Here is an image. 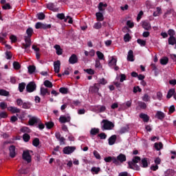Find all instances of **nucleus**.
Masks as SVG:
<instances>
[{
    "instance_id": "obj_32",
    "label": "nucleus",
    "mask_w": 176,
    "mask_h": 176,
    "mask_svg": "<svg viewBox=\"0 0 176 176\" xmlns=\"http://www.w3.org/2000/svg\"><path fill=\"white\" fill-rule=\"evenodd\" d=\"M10 94L9 91L5 90V89H0V96H3V97H8Z\"/></svg>"
},
{
    "instance_id": "obj_49",
    "label": "nucleus",
    "mask_w": 176,
    "mask_h": 176,
    "mask_svg": "<svg viewBox=\"0 0 176 176\" xmlns=\"http://www.w3.org/2000/svg\"><path fill=\"white\" fill-rule=\"evenodd\" d=\"M45 17H46V16L43 14V12L37 14V18L38 20H45Z\"/></svg>"
},
{
    "instance_id": "obj_45",
    "label": "nucleus",
    "mask_w": 176,
    "mask_h": 176,
    "mask_svg": "<svg viewBox=\"0 0 176 176\" xmlns=\"http://www.w3.org/2000/svg\"><path fill=\"white\" fill-rule=\"evenodd\" d=\"M47 8L49 9V10H52V12H54V3H49L47 4Z\"/></svg>"
},
{
    "instance_id": "obj_24",
    "label": "nucleus",
    "mask_w": 176,
    "mask_h": 176,
    "mask_svg": "<svg viewBox=\"0 0 176 176\" xmlns=\"http://www.w3.org/2000/svg\"><path fill=\"white\" fill-rule=\"evenodd\" d=\"M96 16L98 21H103L104 20V14H102V12H96Z\"/></svg>"
},
{
    "instance_id": "obj_16",
    "label": "nucleus",
    "mask_w": 176,
    "mask_h": 176,
    "mask_svg": "<svg viewBox=\"0 0 176 176\" xmlns=\"http://www.w3.org/2000/svg\"><path fill=\"white\" fill-rule=\"evenodd\" d=\"M8 111H10L12 113H20L21 112V109L15 107H8Z\"/></svg>"
},
{
    "instance_id": "obj_63",
    "label": "nucleus",
    "mask_w": 176,
    "mask_h": 176,
    "mask_svg": "<svg viewBox=\"0 0 176 176\" xmlns=\"http://www.w3.org/2000/svg\"><path fill=\"white\" fill-rule=\"evenodd\" d=\"M126 25L129 26V28H134V23L131 22V21H126Z\"/></svg>"
},
{
    "instance_id": "obj_41",
    "label": "nucleus",
    "mask_w": 176,
    "mask_h": 176,
    "mask_svg": "<svg viewBox=\"0 0 176 176\" xmlns=\"http://www.w3.org/2000/svg\"><path fill=\"white\" fill-rule=\"evenodd\" d=\"M36 69V67L34 65H30L28 67V72L29 74H34L35 72V70Z\"/></svg>"
},
{
    "instance_id": "obj_39",
    "label": "nucleus",
    "mask_w": 176,
    "mask_h": 176,
    "mask_svg": "<svg viewBox=\"0 0 176 176\" xmlns=\"http://www.w3.org/2000/svg\"><path fill=\"white\" fill-rule=\"evenodd\" d=\"M40 141L39 138H36L32 141V145L33 146H39Z\"/></svg>"
},
{
    "instance_id": "obj_57",
    "label": "nucleus",
    "mask_w": 176,
    "mask_h": 176,
    "mask_svg": "<svg viewBox=\"0 0 176 176\" xmlns=\"http://www.w3.org/2000/svg\"><path fill=\"white\" fill-rule=\"evenodd\" d=\"M24 41H25V43L31 45V37L28 36H24Z\"/></svg>"
},
{
    "instance_id": "obj_2",
    "label": "nucleus",
    "mask_w": 176,
    "mask_h": 176,
    "mask_svg": "<svg viewBox=\"0 0 176 176\" xmlns=\"http://www.w3.org/2000/svg\"><path fill=\"white\" fill-rule=\"evenodd\" d=\"M101 125L102 131H105V130H112V129L115 127V124L108 120H102L101 122Z\"/></svg>"
},
{
    "instance_id": "obj_37",
    "label": "nucleus",
    "mask_w": 176,
    "mask_h": 176,
    "mask_svg": "<svg viewBox=\"0 0 176 176\" xmlns=\"http://www.w3.org/2000/svg\"><path fill=\"white\" fill-rule=\"evenodd\" d=\"M31 139V136L28 133H24L23 135V140L25 142H28Z\"/></svg>"
},
{
    "instance_id": "obj_60",
    "label": "nucleus",
    "mask_w": 176,
    "mask_h": 176,
    "mask_svg": "<svg viewBox=\"0 0 176 176\" xmlns=\"http://www.w3.org/2000/svg\"><path fill=\"white\" fill-rule=\"evenodd\" d=\"M0 108H1V109H6V108H8V104H6L5 102H0Z\"/></svg>"
},
{
    "instance_id": "obj_55",
    "label": "nucleus",
    "mask_w": 176,
    "mask_h": 176,
    "mask_svg": "<svg viewBox=\"0 0 176 176\" xmlns=\"http://www.w3.org/2000/svg\"><path fill=\"white\" fill-rule=\"evenodd\" d=\"M101 27H102V25L100 22L96 23L94 25V28H95V30H100Z\"/></svg>"
},
{
    "instance_id": "obj_22",
    "label": "nucleus",
    "mask_w": 176,
    "mask_h": 176,
    "mask_svg": "<svg viewBox=\"0 0 176 176\" xmlns=\"http://www.w3.org/2000/svg\"><path fill=\"white\" fill-rule=\"evenodd\" d=\"M127 60L128 61H134V55L133 50H130L128 52V56H127Z\"/></svg>"
},
{
    "instance_id": "obj_27",
    "label": "nucleus",
    "mask_w": 176,
    "mask_h": 176,
    "mask_svg": "<svg viewBox=\"0 0 176 176\" xmlns=\"http://www.w3.org/2000/svg\"><path fill=\"white\" fill-rule=\"evenodd\" d=\"M141 164L143 168H146V167H148V158H143L141 160Z\"/></svg>"
},
{
    "instance_id": "obj_64",
    "label": "nucleus",
    "mask_w": 176,
    "mask_h": 176,
    "mask_svg": "<svg viewBox=\"0 0 176 176\" xmlns=\"http://www.w3.org/2000/svg\"><path fill=\"white\" fill-rule=\"evenodd\" d=\"M168 35H169L170 36H174V35H175V31H174V30L173 29H170L168 31Z\"/></svg>"
},
{
    "instance_id": "obj_35",
    "label": "nucleus",
    "mask_w": 176,
    "mask_h": 176,
    "mask_svg": "<svg viewBox=\"0 0 176 176\" xmlns=\"http://www.w3.org/2000/svg\"><path fill=\"white\" fill-rule=\"evenodd\" d=\"M44 86H45V87H48L49 89H52V87H53V83H52V82H50L49 80H47L44 81Z\"/></svg>"
},
{
    "instance_id": "obj_19",
    "label": "nucleus",
    "mask_w": 176,
    "mask_h": 176,
    "mask_svg": "<svg viewBox=\"0 0 176 176\" xmlns=\"http://www.w3.org/2000/svg\"><path fill=\"white\" fill-rule=\"evenodd\" d=\"M118 137L116 135H113L109 138V145H113L116 142Z\"/></svg>"
},
{
    "instance_id": "obj_52",
    "label": "nucleus",
    "mask_w": 176,
    "mask_h": 176,
    "mask_svg": "<svg viewBox=\"0 0 176 176\" xmlns=\"http://www.w3.org/2000/svg\"><path fill=\"white\" fill-rule=\"evenodd\" d=\"M8 118V113L5 111L0 112V119H6Z\"/></svg>"
},
{
    "instance_id": "obj_51",
    "label": "nucleus",
    "mask_w": 176,
    "mask_h": 176,
    "mask_svg": "<svg viewBox=\"0 0 176 176\" xmlns=\"http://www.w3.org/2000/svg\"><path fill=\"white\" fill-rule=\"evenodd\" d=\"M96 54L99 60H104V54L102 52L98 51L96 52Z\"/></svg>"
},
{
    "instance_id": "obj_40",
    "label": "nucleus",
    "mask_w": 176,
    "mask_h": 176,
    "mask_svg": "<svg viewBox=\"0 0 176 176\" xmlns=\"http://www.w3.org/2000/svg\"><path fill=\"white\" fill-rule=\"evenodd\" d=\"M13 67L14 69L19 70L20 69V68H21V65H20V63L17 61H14L13 63Z\"/></svg>"
},
{
    "instance_id": "obj_44",
    "label": "nucleus",
    "mask_w": 176,
    "mask_h": 176,
    "mask_svg": "<svg viewBox=\"0 0 176 176\" xmlns=\"http://www.w3.org/2000/svg\"><path fill=\"white\" fill-rule=\"evenodd\" d=\"M127 131H129V126H123L120 129V133L124 134V133H127Z\"/></svg>"
},
{
    "instance_id": "obj_61",
    "label": "nucleus",
    "mask_w": 176,
    "mask_h": 176,
    "mask_svg": "<svg viewBox=\"0 0 176 176\" xmlns=\"http://www.w3.org/2000/svg\"><path fill=\"white\" fill-rule=\"evenodd\" d=\"M100 168H97V167H92L91 168V171L93 173H95V174H98V173H100Z\"/></svg>"
},
{
    "instance_id": "obj_20",
    "label": "nucleus",
    "mask_w": 176,
    "mask_h": 176,
    "mask_svg": "<svg viewBox=\"0 0 176 176\" xmlns=\"http://www.w3.org/2000/svg\"><path fill=\"white\" fill-rule=\"evenodd\" d=\"M54 47L55 48L58 56H61V54H63V49H61L60 45H55Z\"/></svg>"
},
{
    "instance_id": "obj_7",
    "label": "nucleus",
    "mask_w": 176,
    "mask_h": 176,
    "mask_svg": "<svg viewBox=\"0 0 176 176\" xmlns=\"http://www.w3.org/2000/svg\"><path fill=\"white\" fill-rule=\"evenodd\" d=\"M104 162H106V163H111V162H113V164H116V166H119V162H118V160H116V157H104Z\"/></svg>"
},
{
    "instance_id": "obj_25",
    "label": "nucleus",
    "mask_w": 176,
    "mask_h": 176,
    "mask_svg": "<svg viewBox=\"0 0 176 176\" xmlns=\"http://www.w3.org/2000/svg\"><path fill=\"white\" fill-rule=\"evenodd\" d=\"M175 94V89H170L168 91V94L166 95V98L168 99H170L173 97V96H174Z\"/></svg>"
},
{
    "instance_id": "obj_53",
    "label": "nucleus",
    "mask_w": 176,
    "mask_h": 176,
    "mask_svg": "<svg viewBox=\"0 0 176 176\" xmlns=\"http://www.w3.org/2000/svg\"><path fill=\"white\" fill-rule=\"evenodd\" d=\"M98 137H99L100 140H106L107 134L105 133H100L98 135Z\"/></svg>"
},
{
    "instance_id": "obj_4",
    "label": "nucleus",
    "mask_w": 176,
    "mask_h": 176,
    "mask_svg": "<svg viewBox=\"0 0 176 176\" xmlns=\"http://www.w3.org/2000/svg\"><path fill=\"white\" fill-rule=\"evenodd\" d=\"M35 28L36 30H50V28H52V25L37 22L35 25Z\"/></svg>"
},
{
    "instance_id": "obj_26",
    "label": "nucleus",
    "mask_w": 176,
    "mask_h": 176,
    "mask_svg": "<svg viewBox=\"0 0 176 176\" xmlns=\"http://www.w3.org/2000/svg\"><path fill=\"white\" fill-rule=\"evenodd\" d=\"M154 148L156 151H160V149H163V143L160 142L159 143L156 142L154 144Z\"/></svg>"
},
{
    "instance_id": "obj_15",
    "label": "nucleus",
    "mask_w": 176,
    "mask_h": 176,
    "mask_svg": "<svg viewBox=\"0 0 176 176\" xmlns=\"http://www.w3.org/2000/svg\"><path fill=\"white\" fill-rule=\"evenodd\" d=\"M89 90L91 93H97L100 90V84L95 83L94 86L90 87Z\"/></svg>"
},
{
    "instance_id": "obj_31",
    "label": "nucleus",
    "mask_w": 176,
    "mask_h": 176,
    "mask_svg": "<svg viewBox=\"0 0 176 176\" xmlns=\"http://www.w3.org/2000/svg\"><path fill=\"white\" fill-rule=\"evenodd\" d=\"M160 64H162V65H167V64H168V58L165 56L161 58Z\"/></svg>"
},
{
    "instance_id": "obj_23",
    "label": "nucleus",
    "mask_w": 176,
    "mask_h": 176,
    "mask_svg": "<svg viewBox=\"0 0 176 176\" xmlns=\"http://www.w3.org/2000/svg\"><path fill=\"white\" fill-rule=\"evenodd\" d=\"M168 43L174 46V45H176V38L175 36H170L168 39Z\"/></svg>"
},
{
    "instance_id": "obj_50",
    "label": "nucleus",
    "mask_w": 176,
    "mask_h": 176,
    "mask_svg": "<svg viewBox=\"0 0 176 176\" xmlns=\"http://www.w3.org/2000/svg\"><path fill=\"white\" fill-rule=\"evenodd\" d=\"M130 39H131V36H130V34L126 33L124 36V42H130Z\"/></svg>"
},
{
    "instance_id": "obj_59",
    "label": "nucleus",
    "mask_w": 176,
    "mask_h": 176,
    "mask_svg": "<svg viewBox=\"0 0 176 176\" xmlns=\"http://www.w3.org/2000/svg\"><path fill=\"white\" fill-rule=\"evenodd\" d=\"M57 19H59V20H64L65 19V15L64 13H59L56 15Z\"/></svg>"
},
{
    "instance_id": "obj_36",
    "label": "nucleus",
    "mask_w": 176,
    "mask_h": 176,
    "mask_svg": "<svg viewBox=\"0 0 176 176\" xmlns=\"http://www.w3.org/2000/svg\"><path fill=\"white\" fill-rule=\"evenodd\" d=\"M46 128L50 130V129H53L54 126V122H45Z\"/></svg>"
},
{
    "instance_id": "obj_47",
    "label": "nucleus",
    "mask_w": 176,
    "mask_h": 176,
    "mask_svg": "<svg viewBox=\"0 0 176 176\" xmlns=\"http://www.w3.org/2000/svg\"><path fill=\"white\" fill-rule=\"evenodd\" d=\"M47 90L48 89L47 88L41 87V96L45 97V96H46V94L47 93Z\"/></svg>"
},
{
    "instance_id": "obj_17",
    "label": "nucleus",
    "mask_w": 176,
    "mask_h": 176,
    "mask_svg": "<svg viewBox=\"0 0 176 176\" xmlns=\"http://www.w3.org/2000/svg\"><path fill=\"white\" fill-rule=\"evenodd\" d=\"M108 7V4L104 3L103 2H100L98 6V9L99 12H104L105 10V8Z\"/></svg>"
},
{
    "instance_id": "obj_14",
    "label": "nucleus",
    "mask_w": 176,
    "mask_h": 176,
    "mask_svg": "<svg viewBox=\"0 0 176 176\" xmlns=\"http://www.w3.org/2000/svg\"><path fill=\"white\" fill-rule=\"evenodd\" d=\"M155 118L159 119V120H163V119L166 118V114L162 111H157L155 114Z\"/></svg>"
},
{
    "instance_id": "obj_34",
    "label": "nucleus",
    "mask_w": 176,
    "mask_h": 176,
    "mask_svg": "<svg viewBox=\"0 0 176 176\" xmlns=\"http://www.w3.org/2000/svg\"><path fill=\"white\" fill-rule=\"evenodd\" d=\"M26 34L28 35L27 36L32 37V34H34V29H32V28H28L26 30Z\"/></svg>"
},
{
    "instance_id": "obj_30",
    "label": "nucleus",
    "mask_w": 176,
    "mask_h": 176,
    "mask_svg": "<svg viewBox=\"0 0 176 176\" xmlns=\"http://www.w3.org/2000/svg\"><path fill=\"white\" fill-rule=\"evenodd\" d=\"M31 105H32L31 102H25L22 104V108L23 109H30L31 108Z\"/></svg>"
},
{
    "instance_id": "obj_43",
    "label": "nucleus",
    "mask_w": 176,
    "mask_h": 176,
    "mask_svg": "<svg viewBox=\"0 0 176 176\" xmlns=\"http://www.w3.org/2000/svg\"><path fill=\"white\" fill-rule=\"evenodd\" d=\"M59 91L61 93V94H68V88L60 87L59 89Z\"/></svg>"
},
{
    "instance_id": "obj_13",
    "label": "nucleus",
    "mask_w": 176,
    "mask_h": 176,
    "mask_svg": "<svg viewBox=\"0 0 176 176\" xmlns=\"http://www.w3.org/2000/svg\"><path fill=\"white\" fill-rule=\"evenodd\" d=\"M69 64H76L78 63V56L76 54H73L69 58Z\"/></svg>"
},
{
    "instance_id": "obj_10",
    "label": "nucleus",
    "mask_w": 176,
    "mask_h": 176,
    "mask_svg": "<svg viewBox=\"0 0 176 176\" xmlns=\"http://www.w3.org/2000/svg\"><path fill=\"white\" fill-rule=\"evenodd\" d=\"M41 121L40 119H38V118L33 116L32 117L30 120H29V125L30 126H34L35 124L36 123H39V122Z\"/></svg>"
},
{
    "instance_id": "obj_11",
    "label": "nucleus",
    "mask_w": 176,
    "mask_h": 176,
    "mask_svg": "<svg viewBox=\"0 0 176 176\" xmlns=\"http://www.w3.org/2000/svg\"><path fill=\"white\" fill-rule=\"evenodd\" d=\"M59 122L60 123H69V122H71V117H65L64 116H60L59 118Z\"/></svg>"
},
{
    "instance_id": "obj_1",
    "label": "nucleus",
    "mask_w": 176,
    "mask_h": 176,
    "mask_svg": "<svg viewBox=\"0 0 176 176\" xmlns=\"http://www.w3.org/2000/svg\"><path fill=\"white\" fill-rule=\"evenodd\" d=\"M141 161V157L138 156H135L132 161L128 162V168H131V170H135L136 171H140L141 168H140V166L137 164L138 162Z\"/></svg>"
},
{
    "instance_id": "obj_28",
    "label": "nucleus",
    "mask_w": 176,
    "mask_h": 176,
    "mask_svg": "<svg viewBox=\"0 0 176 176\" xmlns=\"http://www.w3.org/2000/svg\"><path fill=\"white\" fill-rule=\"evenodd\" d=\"M116 63H118V60L116 58L112 57L111 60L109 62V67H116Z\"/></svg>"
},
{
    "instance_id": "obj_54",
    "label": "nucleus",
    "mask_w": 176,
    "mask_h": 176,
    "mask_svg": "<svg viewBox=\"0 0 176 176\" xmlns=\"http://www.w3.org/2000/svg\"><path fill=\"white\" fill-rule=\"evenodd\" d=\"M107 80H105V78H100L99 80V82L98 83H97L98 85H99V87L101 85H107Z\"/></svg>"
},
{
    "instance_id": "obj_9",
    "label": "nucleus",
    "mask_w": 176,
    "mask_h": 176,
    "mask_svg": "<svg viewBox=\"0 0 176 176\" xmlns=\"http://www.w3.org/2000/svg\"><path fill=\"white\" fill-rule=\"evenodd\" d=\"M61 66V62L60 60H56L54 62V69L56 74L60 72V67Z\"/></svg>"
},
{
    "instance_id": "obj_38",
    "label": "nucleus",
    "mask_w": 176,
    "mask_h": 176,
    "mask_svg": "<svg viewBox=\"0 0 176 176\" xmlns=\"http://www.w3.org/2000/svg\"><path fill=\"white\" fill-rule=\"evenodd\" d=\"M174 175V170L173 169H168L164 173V176H173Z\"/></svg>"
},
{
    "instance_id": "obj_46",
    "label": "nucleus",
    "mask_w": 176,
    "mask_h": 176,
    "mask_svg": "<svg viewBox=\"0 0 176 176\" xmlns=\"http://www.w3.org/2000/svg\"><path fill=\"white\" fill-rule=\"evenodd\" d=\"M94 156L96 157V159H98V160H101V155H100V153H98V151L94 150Z\"/></svg>"
},
{
    "instance_id": "obj_3",
    "label": "nucleus",
    "mask_w": 176,
    "mask_h": 176,
    "mask_svg": "<svg viewBox=\"0 0 176 176\" xmlns=\"http://www.w3.org/2000/svg\"><path fill=\"white\" fill-rule=\"evenodd\" d=\"M30 152L32 153V151L26 150L23 151L22 154V159L23 160H25V162H27L28 163H31L32 162L31 154H30Z\"/></svg>"
},
{
    "instance_id": "obj_29",
    "label": "nucleus",
    "mask_w": 176,
    "mask_h": 176,
    "mask_svg": "<svg viewBox=\"0 0 176 176\" xmlns=\"http://www.w3.org/2000/svg\"><path fill=\"white\" fill-rule=\"evenodd\" d=\"M142 27L146 30V31H149L151 30V23L149 22L144 21L142 23Z\"/></svg>"
},
{
    "instance_id": "obj_21",
    "label": "nucleus",
    "mask_w": 176,
    "mask_h": 176,
    "mask_svg": "<svg viewBox=\"0 0 176 176\" xmlns=\"http://www.w3.org/2000/svg\"><path fill=\"white\" fill-rule=\"evenodd\" d=\"M90 134L92 135V137H94V135H97V134H100V129L92 128L90 131Z\"/></svg>"
},
{
    "instance_id": "obj_33",
    "label": "nucleus",
    "mask_w": 176,
    "mask_h": 176,
    "mask_svg": "<svg viewBox=\"0 0 176 176\" xmlns=\"http://www.w3.org/2000/svg\"><path fill=\"white\" fill-rule=\"evenodd\" d=\"M25 89V82H21L19 84V90L20 93H23Z\"/></svg>"
},
{
    "instance_id": "obj_42",
    "label": "nucleus",
    "mask_w": 176,
    "mask_h": 176,
    "mask_svg": "<svg viewBox=\"0 0 176 176\" xmlns=\"http://www.w3.org/2000/svg\"><path fill=\"white\" fill-rule=\"evenodd\" d=\"M137 43L140 45V46H146V41L142 40L141 38H138L137 40Z\"/></svg>"
},
{
    "instance_id": "obj_6",
    "label": "nucleus",
    "mask_w": 176,
    "mask_h": 176,
    "mask_svg": "<svg viewBox=\"0 0 176 176\" xmlns=\"http://www.w3.org/2000/svg\"><path fill=\"white\" fill-rule=\"evenodd\" d=\"M76 147L75 146H66L63 148V153L65 155H71L73 152H75Z\"/></svg>"
},
{
    "instance_id": "obj_58",
    "label": "nucleus",
    "mask_w": 176,
    "mask_h": 176,
    "mask_svg": "<svg viewBox=\"0 0 176 176\" xmlns=\"http://www.w3.org/2000/svg\"><path fill=\"white\" fill-rule=\"evenodd\" d=\"M12 52H9V51H7L6 52V58L7 60H10L12 58Z\"/></svg>"
},
{
    "instance_id": "obj_12",
    "label": "nucleus",
    "mask_w": 176,
    "mask_h": 176,
    "mask_svg": "<svg viewBox=\"0 0 176 176\" xmlns=\"http://www.w3.org/2000/svg\"><path fill=\"white\" fill-rule=\"evenodd\" d=\"M9 151L10 157H12V159L14 157H16V146H14V145L10 146L9 148Z\"/></svg>"
},
{
    "instance_id": "obj_8",
    "label": "nucleus",
    "mask_w": 176,
    "mask_h": 176,
    "mask_svg": "<svg viewBox=\"0 0 176 176\" xmlns=\"http://www.w3.org/2000/svg\"><path fill=\"white\" fill-rule=\"evenodd\" d=\"M117 162H118V166L120 164V163H123L124 162H126V155L124 154L120 153L116 158Z\"/></svg>"
},
{
    "instance_id": "obj_62",
    "label": "nucleus",
    "mask_w": 176,
    "mask_h": 176,
    "mask_svg": "<svg viewBox=\"0 0 176 176\" xmlns=\"http://www.w3.org/2000/svg\"><path fill=\"white\" fill-rule=\"evenodd\" d=\"M138 91H139V93H141L142 91V89H140V87L139 86L137 87H133V93H137Z\"/></svg>"
},
{
    "instance_id": "obj_48",
    "label": "nucleus",
    "mask_w": 176,
    "mask_h": 176,
    "mask_svg": "<svg viewBox=\"0 0 176 176\" xmlns=\"http://www.w3.org/2000/svg\"><path fill=\"white\" fill-rule=\"evenodd\" d=\"M138 105L141 109H146V103L144 102H139Z\"/></svg>"
},
{
    "instance_id": "obj_5",
    "label": "nucleus",
    "mask_w": 176,
    "mask_h": 176,
    "mask_svg": "<svg viewBox=\"0 0 176 176\" xmlns=\"http://www.w3.org/2000/svg\"><path fill=\"white\" fill-rule=\"evenodd\" d=\"M36 90V84L34 82H29L26 86V91L28 93H32Z\"/></svg>"
},
{
    "instance_id": "obj_18",
    "label": "nucleus",
    "mask_w": 176,
    "mask_h": 176,
    "mask_svg": "<svg viewBox=\"0 0 176 176\" xmlns=\"http://www.w3.org/2000/svg\"><path fill=\"white\" fill-rule=\"evenodd\" d=\"M139 117L140 118V119L143 120V122H144V123H148V122H149V116L147 114L141 113Z\"/></svg>"
},
{
    "instance_id": "obj_56",
    "label": "nucleus",
    "mask_w": 176,
    "mask_h": 176,
    "mask_svg": "<svg viewBox=\"0 0 176 176\" xmlns=\"http://www.w3.org/2000/svg\"><path fill=\"white\" fill-rule=\"evenodd\" d=\"M84 71L89 75H94V70L93 69H85Z\"/></svg>"
}]
</instances>
